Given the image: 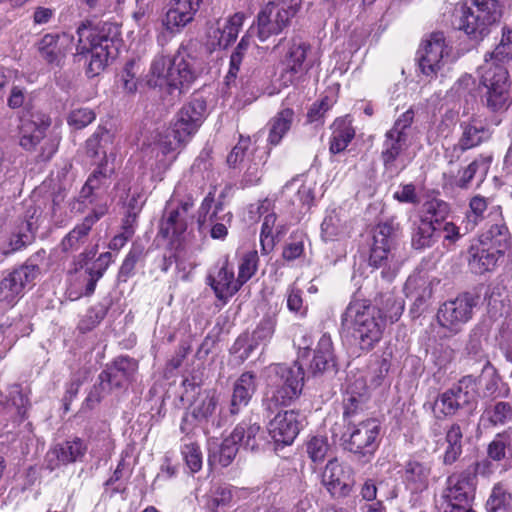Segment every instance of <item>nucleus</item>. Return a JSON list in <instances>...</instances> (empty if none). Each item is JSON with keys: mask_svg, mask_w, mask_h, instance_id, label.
Returning a JSON list of instances; mask_svg holds the SVG:
<instances>
[{"mask_svg": "<svg viewBox=\"0 0 512 512\" xmlns=\"http://www.w3.org/2000/svg\"><path fill=\"white\" fill-rule=\"evenodd\" d=\"M181 453L187 467L192 473H196L202 468V453L199 445L196 443L184 444Z\"/></svg>", "mask_w": 512, "mask_h": 512, "instance_id": "nucleus-63", "label": "nucleus"}, {"mask_svg": "<svg viewBox=\"0 0 512 512\" xmlns=\"http://www.w3.org/2000/svg\"><path fill=\"white\" fill-rule=\"evenodd\" d=\"M486 415L494 426L505 424L512 417V407L507 402H497L486 409Z\"/></svg>", "mask_w": 512, "mask_h": 512, "instance_id": "nucleus-61", "label": "nucleus"}, {"mask_svg": "<svg viewBox=\"0 0 512 512\" xmlns=\"http://www.w3.org/2000/svg\"><path fill=\"white\" fill-rule=\"evenodd\" d=\"M434 282L424 275H411L405 283L404 292L414 301L415 306L420 307L432 297Z\"/></svg>", "mask_w": 512, "mask_h": 512, "instance_id": "nucleus-37", "label": "nucleus"}, {"mask_svg": "<svg viewBox=\"0 0 512 512\" xmlns=\"http://www.w3.org/2000/svg\"><path fill=\"white\" fill-rule=\"evenodd\" d=\"M451 213V205L443 199L431 198L422 206L419 222H425L437 228L442 225Z\"/></svg>", "mask_w": 512, "mask_h": 512, "instance_id": "nucleus-38", "label": "nucleus"}, {"mask_svg": "<svg viewBox=\"0 0 512 512\" xmlns=\"http://www.w3.org/2000/svg\"><path fill=\"white\" fill-rule=\"evenodd\" d=\"M475 489L476 476L473 471L453 473L447 478L444 497L453 509L460 510V505L467 504L474 498Z\"/></svg>", "mask_w": 512, "mask_h": 512, "instance_id": "nucleus-18", "label": "nucleus"}, {"mask_svg": "<svg viewBox=\"0 0 512 512\" xmlns=\"http://www.w3.org/2000/svg\"><path fill=\"white\" fill-rule=\"evenodd\" d=\"M41 214V209L35 204H30L26 207L23 219L9 239L10 249L5 251L4 254L20 251L33 242L34 233L38 229Z\"/></svg>", "mask_w": 512, "mask_h": 512, "instance_id": "nucleus-22", "label": "nucleus"}, {"mask_svg": "<svg viewBox=\"0 0 512 512\" xmlns=\"http://www.w3.org/2000/svg\"><path fill=\"white\" fill-rule=\"evenodd\" d=\"M114 171V167H109L108 159H100L83 185L80 191V197L92 202L91 198L94 196L95 192L106 190L110 186Z\"/></svg>", "mask_w": 512, "mask_h": 512, "instance_id": "nucleus-29", "label": "nucleus"}, {"mask_svg": "<svg viewBox=\"0 0 512 512\" xmlns=\"http://www.w3.org/2000/svg\"><path fill=\"white\" fill-rule=\"evenodd\" d=\"M306 448L313 462H322L328 454L330 445L326 437L314 436L307 442Z\"/></svg>", "mask_w": 512, "mask_h": 512, "instance_id": "nucleus-60", "label": "nucleus"}, {"mask_svg": "<svg viewBox=\"0 0 512 512\" xmlns=\"http://www.w3.org/2000/svg\"><path fill=\"white\" fill-rule=\"evenodd\" d=\"M237 441L230 434L220 445L214 444L210 447L209 464L227 467L230 465L238 452Z\"/></svg>", "mask_w": 512, "mask_h": 512, "instance_id": "nucleus-45", "label": "nucleus"}, {"mask_svg": "<svg viewBox=\"0 0 512 512\" xmlns=\"http://www.w3.org/2000/svg\"><path fill=\"white\" fill-rule=\"evenodd\" d=\"M74 36L67 33H47L36 44L40 57L48 64H59L72 51Z\"/></svg>", "mask_w": 512, "mask_h": 512, "instance_id": "nucleus-19", "label": "nucleus"}, {"mask_svg": "<svg viewBox=\"0 0 512 512\" xmlns=\"http://www.w3.org/2000/svg\"><path fill=\"white\" fill-rule=\"evenodd\" d=\"M460 408L471 406L477 400V384L472 376H465L450 388Z\"/></svg>", "mask_w": 512, "mask_h": 512, "instance_id": "nucleus-47", "label": "nucleus"}, {"mask_svg": "<svg viewBox=\"0 0 512 512\" xmlns=\"http://www.w3.org/2000/svg\"><path fill=\"white\" fill-rule=\"evenodd\" d=\"M87 451V445L80 438L65 441L51 448L46 454L47 467L54 470L60 465L81 461Z\"/></svg>", "mask_w": 512, "mask_h": 512, "instance_id": "nucleus-25", "label": "nucleus"}, {"mask_svg": "<svg viewBox=\"0 0 512 512\" xmlns=\"http://www.w3.org/2000/svg\"><path fill=\"white\" fill-rule=\"evenodd\" d=\"M431 466L428 463L410 460L405 464L403 481L412 493H421L429 486Z\"/></svg>", "mask_w": 512, "mask_h": 512, "instance_id": "nucleus-31", "label": "nucleus"}, {"mask_svg": "<svg viewBox=\"0 0 512 512\" xmlns=\"http://www.w3.org/2000/svg\"><path fill=\"white\" fill-rule=\"evenodd\" d=\"M250 136L239 135L238 142L227 155L226 162L230 168H237L244 161L251 148Z\"/></svg>", "mask_w": 512, "mask_h": 512, "instance_id": "nucleus-59", "label": "nucleus"}, {"mask_svg": "<svg viewBox=\"0 0 512 512\" xmlns=\"http://www.w3.org/2000/svg\"><path fill=\"white\" fill-rule=\"evenodd\" d=\"M107 307L98 303L87 310L86 314L81 318L78 329L82 333H86L94 329L106 316Z\"/></svg>", "mask_w": 512, "mask_h": 512, "instance_id": "nucleus-58", "label": "nucleus"}, {"mask_svg": "<svg viewBox=\"0 0 512 512\" xmlns=\"http://www.w3.org/2000/svg\"><path fill=\"white\" fill-rule=\"evenodd\" d=\"M296 6L285 1H269L257 15V36L261 42L280 34L296 15Z\"/></svg>", "mask_w": 512, "mask_h": 512, "instance_id": "nucleus-9", "label": "nucleus"}, {"mask_svg": "<svg viewBox=\"0 0 512 512\" xmlns=\"http://www.w3.org/2000/svg\"><path fill=\"white\" fill-rule=\"evenodd\" d=\"M366 400L367 389L362 379H357L348 384L343 398L344 418H351L362 411Z\"/></svg>", "mask_w": 512, "mask_h": 512, "instance_id": "nucleus-36", "label": "nucleus"}, {"mask_svg": "<svg viewBox=\"0 0 512 512\" xmlns=\"http://www.w3.org/2000/svg\"><path fill=\"white\" fill-rule=\"evenodd\" d=\"M5 398L8 413L17 416L20 420L25 419L30 407L28 393L20 385L14 384L8 388Z\"/></svg>", "mask_w": 512, "mask_h": 512, "instance_id": "nucleus-44", "label": "nucleus"}, {"mask_svg": "<svg viewBox=\"0 0 512 512\" xmlns=\"http://www.w3.org/2000/svg\"><path fill=\"white\" fill-rule=\"evenodd\" d=\"M511 79L505 65L485 62L480 67L479 86L485 91L482 101L491 112L506 110L511 102Z\"/></svg>", "mask_w": 512, "mask_h": 512, "instance_id": "nucleus-7", "label": "nucleus"}, {"mask_svg": "<svg viewBox=\"0 0 512 512\" xmlns=\"http://www.w3.org/2000/svg\"><path fill=\"white\" fill-rule=\"evenodd\" d=\"M177 115L200 128L207 116V102L204 98H193L184 104Z\"/></svg>", "mask_w": 512, "mask_h": 512, "instance_id": "nucleus-49", "label": "nucleus"}, {"mask_svg": "<svg viewBox=\"0 0 512 512\" xmlns=\"http://www.w3.org/2000/svg\"><path fill=\"white\" fill-rule=\"evenodd\" d=\"M331 130L329 151L335 155L346 150L354 139L356 131L349 116L336 118L331 125Z\"/></svg>", "mask_w": 512, "mask_h": 512, "instance_id": "nucleus-32", "label": "nucleus"}, {"mask_svg": "<svg viewBox=\"0 0 512 512\" xmlns=\"http://www.w3.org/2000/svg\"><path fill=\"white\" fill-rule=\"evenodd\" d=\"M267 429L276 443L290 445L299 433L298 414L293 410L279 412L270 420Z\"/></svg>", "mask_w": 512, "mask_h": 512, "instance_id": "nucleus-26", "label": "nucleus"}, {"mask_svg": "<svg viewBox=\"0 0 512 512\" xmlns=\"http://www.w3.org/2000/svg\"><path fill=\"white\" fill-rule=\"evenodd\" d=\"M493 161L492 154H479L468 166L458 170V178H451L444 187L467 189L477 173L486 177Z\"/></svg>", "mask_w": 512, "mask_h": 512, "instance_id": "nucleus-30", "label": "nucleus"}, {"mask_svg": "<svg viewBox=\"0 0 512 512\" xmlns=\"http://www.w3.org/2000/svg\"><path fill=\"white\" fill-rule=\"evenodd\" d=\"M107 212L108 206L106 204L99 205L93 209L80 224L76 225L74 229L70 231V238H75V242H81L88 236L93 225L106 215Z\"/></svg>", "mask_w": 512, "mask_h": 512, "instance_id": "nucleus-51", "label": "nucleus"}, {"mask_svg": "<svg viewBox=\"0 0 512 512\" xmlns=\"http://www.w3.org/2000/svg\"><path fill=\"white\" fill-rule=\"evenodd\" d=\"M375 303L374 306L379 310L385 323L398 321L404 311V301L392 292L380 294Z\"/></svg>", "mask_w": 512, "mask_h": 512, "instance_id": "nucleus-43", "label": "nucleus"}, {"mask_svg": "<svg viewBox=\"0 0 512 512\" xmlns=\"http://www.w3.org/2000/svg\"><path fill=\"white\" fill-rule=\"evenodd\" d=\"M50 122L40 124L32 120H23L19 127L20 145L25 150H33L39 144L46 134Z\"/></svg>", "mask_w": 512, "mask_h": 512, "instance_id": "nucleus-41", "label": "nucleus"}, {"mask_svg": "<svg viewBox=\"0 0 512 512\" xmlns=\"http://www.w3.org/2000/svg\"><path fill=\"white\" fill-rule=\"evenodd\" d=\"M76 34L78 42L75 60L84 61L87 77L98 76L107 67L109 59L118 54L120 28L111 22L93 25L90 21H85L77 27Z\"/></svg>", "mask_w": 512, "mask_h": 512, "instance_id": "nucleus-1", "label": "nucleus"}, {"mask_svg": "<svg viewBox=\"0 0 512 512\" xmlns=\"http://www.w3.org/2000/svg\"><path fill=\"white\" fill-rule=\"evenodd\" d=\"M271 373L264 406L273 412L279 406L289 405L299 397L303 388L304 372L302 366L296 362L293 366L274 365Z\"/></svg>", "mask_w": 512, "mask_h": 512, "instance_id": "nucleus-6", "label": "nucleus"}, {"mask_svg": "<svg viewBox=\"0 0 512 512\" xmlns=\"http://www.w3.org/2000/svg\"><path fill=\"white\" fill-rule=\"evenodd\" d=\"M198 130L199 128L195 127V125L176 114L175 120L171 125L170 136L173 137V140L179 146H185Z\"/></svg>", "mask_w": 512, "mask_h": 512, "instance_id": "nucleus-54", "label": "nucleus"}, {"mask_svg": "<svg viewBox=\"0 0 512 512\" xmlns=\"http://www.w3.org/2000/svg\"><path fill=\"white\" fill-rule=\"evenodd\" d=\"M257 390L256 375L252 372H244L234 382L229 411L231 415H237L250 403Z\"/></svg>", "mask_w": 512, "mask_h": 512, "instance_id": "nucleus-27", "label": "nucleus"}, {"mask_svg": "<svg viewBox=\"0 0 512 512\" xmlns=\"http://www.w3.org/2000/svg\"><path fill=\"white\" fill-rule=\"evenodd\" d=\"M402 227L396 216H390L378 222L373 229L361 234L358 239L360 256H388L396 251L397 237Z\"/></svg>", "mask_w": 512, "mask_h": 512, "instance_id": "nucleus-8", "label": "nucleus"}, {"mask_svg": "<svg viewBox=\"0 0 512 512\" xmlns=\"http://www.w3.org/2000/svg\"><path fill=\"white\" fill-rule=\"evenodd\" d=\"M114 135L104 126H98L85 142V153L89 158L108 159L106 147L113 143Z\"/></svg>", "mask_w": 512, "mask_h": 512, "instance_id": "nucleus-42", "label": "nucleus"}, {"mask_svg": "<svg viewBox=\"0 0 512 512\" xmlns=\"http://www.w3.org/2000/svg\"><path fill=\"white\" fill-rule=\"evenodd\" d=\"M107 267L108 262L105 258H80L76 264V272L87 280L85 295H91L95 291L96 283Z\"/></svg>", "mask_w": 512, "mask_h": 512, "instance_id": "nucleus-33", "label": "nucleus"}, {"mask_svg": "<svg viewBox=\"0 0 512 512\" xmlns=\"http://www.w3.org/2000/svg\"><path fill=\"white\" fill-rule=\"evenodd\" d=\"M320 63V57L313 51L312 45L300 36H293L288 40L279 61V80L284 87L298 86Z\"/></svg>", "mask_w": 512, "mask_h": 512, "instance_id": "nucleus-3", "label": "nucleus"}, {"mask_svg": "<svg viewBox=\"0 0 512 512\" xmlns=\"http://www.w3.org/2000/svg\"><path fill=\"white\" fill-rule=\"evenodd\" d=\"M177 115L200 128L207 116V102L204 98H193L184 104Z\"/></svg>", "mask_w": 512, "mask_h": 512, "instance_id": "nucleus-48", "label": "nucleus"}, {"mask_svg": "<svg viewBox=\"0 0 512 512\" xmlns=\"http://www.w3.org/2000/svg\"><path fill=\"white\" fill-rule=\"evenodd\" d=\"M408 148V138L390 131L384 134L380 158L385 171L395 172L397 161Z\"/></svg>", "mask_w": 512, "mask_h": 512, "instance_id": "nucleus-28", "label": "nucleus"}, {"mask_svg": "<svg viewBox=\"0 0 512 512\" xmlns=\"http://www.w3.org/2000/svg\"><path fill=\"white\" fill-rule=\"evenodd\" d=\"M257 153L258 149L254 148L252 150L253 163L247 167L243 177V182L245 186H256L261 182V179L263 177L261 168L266 164L269 152L262 151L261 155H257Z\"/></svg>", "mask_w": 512, "mask_h": 512, "instance_id": "nucleus-52", "label": "nucleus"}, {"mask_svg": "<svg viewBox=\"0 0 512 512\" xmlns=\"http://www.w3.org/2000/svg\"><path fill=\"white\" fill-rule=\"evenodd\" d=\"M510 444L511 437L508 431L498 433L487 447L488 458L497 462L505 459Z\"/></svg>", "mask_w": 512, "mask_h": 512, "instance_id": "nucleus-57", "label": "nucleus"}, {"mask_svg": "<svg viewBox=\"0 0 512 512\" xmlns=\"http://www.w3.org/2000/svg\"><path fill=\"white\" fill-rule=\"evenodd\" d=\"M335 366V356L333 352V343L330 335L324 333L316 346L314 357L310 363L311 372L321 373L330 367Z\"/></svg>", "mask_w": 512, "mask_h": 512, "instance_id": "nucleus-40", "label": "nucleus"}, {"mask_svg": "<svg viewBox=\"0 0 512 512\" xmlns=\"http://www.w3.org/2000/svg\"><path fill=\"white\" fill-rule=\"evenodd\" d=\"M138 369L136 360L130 357H118L113 364L99 375L100 386L103 391L120 388L130 381Z\"/></svg>", "mask_w": 512, "mask_h": 512, "instance_id": "nucleus-23", "label": "nucleus"}, {"mask_svg": "<svg viewBox=\"0 0 512 512\" xmlns=\"http://www.w3.org/2000/svg\"><path fill=\"white\" fill-rule=\"evenodd\" d=\"M512 60V27L503 26L501 38L494 50L485 54V62H494L501 65Z\"/></svg>", "mask_w": 512, "mask_h": 512, "instance_id": "nucleus-46", "label": "nucleus"}, {"mask_svg": "<svg viewBox=\"0 0 512 512\" xmlns=\"http://www.w3.org/2000/svg\"><path fill=\"white\" fill-rule=\"evenodd\" d=\"M205 68V62L196 50L181 45L173 57L158 54L153 58L147 82L153 87L165 86L181 90L188 88Z\"/></svg>", "mask_w": 512, "mask_h": 512, "instance_id": "nucleus-2", "label": "nucleus"}, {"mask_svg": "<svg viewBox=\"0 0 512 512\" xmlns=\"http://www.w3.org/2000/svg\"><path fill=\"white\" fill-rule=\"evenodd\" d=\"M193 21L194 18L187 15L184 11H180L173 5L168 4V9L162 18V26L170 34H178Z\"/></svg>", "mask_w": 512, "mask_h": 512, "instance_id": "nucleus-50", "label": "nucleus"}, {"mask_svg": "<svg viewBox=\"0 0 512 512\" xmlns=\"http://www.w3.org/2000/svg\"><path fill=\"white\" fill-rule=\"evenodd\" d=\"M39 274L34 264H24L7 273L0 280V305L12 308L23 297L27 285L31 284Z\"/></svg>", "mask_w": 512, "mask_h": 512, "instance_id": "nucleus-11", "label": "nucleus"}, {"mask_svg": "<svg viewBox=\"0 0 512 512\" xmlns=\"http://www.w3.org/2000/svg\"><path fill=\"white\" fill-rule=\"evenodd\" d=\"M488 198L477 194L470 198L468 209L465 213V221L466 227L473 229L479 223H481L486 216H499L502 217V208L501 206H492L489 213L488 211Z\"/></svg>", "mask_w": 512, "mask_h": 512, "instance_id": "nucleus-34", "label": "nucleus"}, {"mask_svg": "<svg viewBox=\"0 0 512 512\" xmlns=\"http://www.w3.org/2000/svg\"><path fill=\"white\" fill-rule=\"evenodd\" d=\"M502 15L503 5L499 0H471L470 5L463 4L456 10L455 24L471 40L481 41Z\"/></svg>", "mask_w": 512, "mask_h": 512, "instance_id": "nucleus-4", "label": "nucleus"}, {"mask_svg": "<svg viewBox=\"0 0 512 512\" xmlns=\"http://www.w3.org/2000/svg\"><path fill=\"white\" fill-rule=\"evenodd\" d=\"M275 327V316L264 317L250 336L242 335L237 338L232 346L233 353L237 354L241 361L246 360L255 349L261 345L266 346L270 342Z\"/></svg>", "mask_w": 512, "mask_h": 512, "instance_id": "nucleus-17", "label": "nucleus"}, {"mask_svg": "<svg viewBox=\"0 0 512 512\" xmlns=\"http://www.w3.org/2000/svg\"><path fill=\"white\" fill-rule=\"evenodd\" d=\"M274 208V202L269 198L258 201L257 213L260 217H263L259 236L263 256L271 254L277 242H279L288 231L285 224H277L278 217Z\"/></svg>", "mask_w": 512, "mask_h": 512, "instance_id": "nucleus-14", "label": "nucleus"}, {"mask_svg": "<svg viewBox=\"0 0 512 512\" xmlns=\"http://www.w3.org/2000/svg\"><path fill=\"white\" fill-rule=\"evenodd\" d=\"M346 321L359 348L372 350L382 339L386 324L379 310L372 304L355 302L346 310Z\"/></svg>", "mask_w": 512, "mask_h": 512, "instance_id": "nucleus-5", "label": "nucleus"}, {"mask_svg": "<svg viewBox=\"0 0 512 512\" xmlns=\"http://www.w3.org/2000/svg\"><path fill=\"white\" fill-rule=\"evenodd\" d=\"M295 112L292 108L281 109L273 116L269 122V133L267 143L270 146H277L290 131L294 122Z\"/></svg>", "mask_w": 512, "mask_h": 512, "instance_id": "nucleus-35", "label": "nucleus"}, {"mask_svg": "<svg viewBox=\"0 0 512 512\" xmlns=\"http://www.w3.org/2000/svg\"><path fill=\"white\" fill-rule=\"evenodd\" d=\"M461 135L454 151L464 153L468 150L479 147L488 142L492 137V132L485 121L478 117H471L467 121L460 123Z\"/></svg>", "mask_w": 512, "mask_h": 512, "instance_id": "nucleus-24", "label": "nucleus"}, {"mask_svg": "<svg viewBox=\"0 0 512 512\" xmlns=\"http://www.w3.org/2000/svg\"><path fill=\"white\" fill-rule=\"evenodd\" d=\"M207 280L217 299L224 303L240 289L234 276V265L227 259L219 262L210 270Z\"/></svg>", "mask_w": 512, "mask_h": 512, "instance_id": "nucleus-20", "label": "nucleus"}, {"mask_svg": "<svg viewBox=\"0 0 512 512\" xmlns=\"http://www.w3.org/2000/svg\"><path fill=\"white\" fill-rule=\"evenodd\" d=\"M448 47L443 32H433L418 50V62L421 72L428 76H436L442 67V60L448 55Z\"/></svg>", "mask_w": 512, "mask_h": 512, "instance_id": "nucleus-16", "label": "nucleus"}, {"mask_svg": "<svg viewBox=\"0 0 512 512\" xmlns=\"http://www.w3.org/2000/svg\"><path fill=\"white\" fill-rule=\"evenodd\" d=\"M231 434L237 441L238 446L240 445L251 451L258 449L263 440L260 425L246 420L241 421Z\"/></svg>", "mask_w": 512, "mask_h": 512, "instance_id": "nucleus-39", "label": "nucleus"}, {"mask_svg": "<svg viewBox=\"0 0 512 512\" xmlns=\"http://www.w3.org/2000/svg\"><path fill=\"white\" fill-rule=\"evenodd\" d=\"M469 254L470 256H512V241L507 226L492 225L472 241Z\"/></svg>", "mask_w": 512, "mask_h": 512, "instance_id": "nucleus-13", "label": "nucleus"}, {"mask_svg": "<svg viewBox=\"0 0 512 512\" xmlns=\"http://www.w3.org/2000/svg\"><path fill=\"white\" fill-rule=\"evenodd\" d=\"M244 18L245 17L243 13H235L234 15L229 17L221 31V35L219 38V44L221 46L227 48L236 41L238 34L242 28Z\"/></svg>", "mask_w": 512, "mask_h": 512, "instance_id": "nucleus-56", "label": "nucleus"}, {"mask_svg": "<svg viewBox=\"0 0 512 512\" xmlns=\"http://www.w3.org/2000/svg\"><path fill=\"white\" fill-rule=\"evenodd\" d=\"M96 119L95 112L90 108H78L72 110L67 118V122L75 129H83Z\"/></svg>", "mask_w": 512, "mask_h": 512, "instance_id": "nucleus-64", "label": "nucleus"}, {"mask_svg": "<svg viewBox=\"0 0 512 512\" xmlns=\"http://www.w3.org/2000/svg\"><path fill=\"white\" fill-rule=\"evenodd\" d=\"M194 206V199L188 196L180 202L175 209H170L165 216L162 217L159 225L157 238L166 242L169 250H179L182 245V237L187 229L186 218L183 214H187Z\"/></svg>", "mask_w": 512, "mask_h": 512, "instance_id": "nucleus-12", "label": "nucleus"}, {"mask_svg": "<svg viewBox=\"0 0 512 512\" xmlns=\"http://www.w3.org/2000/svg\"><path fill=\"white\" fill-rule=\"evenodd\" d=\"M321 482L331 495L346 496L353 485L351 470L337 458L330 459L322 472Z\"/></svg>", "mask_w": 512, "mask_h": 512, "instance_id": "nucleus-21", "label": "nucleus"}, {"mask_svg": "<svg viewBox=\"0 0 512 512\" xmlns=\"http://www.w3.org/2000/svg\"><path fill=\"white\" fill-rule=\"evenodd\" d=\"M379 432L380 424L376 419H367L357 425L349 423L348 431L343 435L345 448L363 455L372 453L376 449Z\"/></svg>", "mask_w": 512, "mask_h": 512, "instance_id": "nucleus-15", "label": "nucleus"}, {"mask_svg": "<svg viewBox=\"0 0 512 512\" xmlns=\"http://www.w3.org/2000/svg\"><path fill=\"white\" fill-rule=\"evenodd\" d=\"M437 231V228H434L425 222H420L412 234V247L416 250L431 247L436 242Z\"/></svg>", "mask_w": 512, "mask_h": 512, "instance_id": "nucleus-55", "label": "nucleus"}, {"mask_svg": "<svg viewBox=\"0 0 512 512\" xmlns=\"http://www.w3.org/2000/svg\"><path fill=\"white\" fill-rule=\"evenodd\" d=\"M478 303V296L465 292L454 300L443 303L437 312V321L449 335L459 333L472 318L473 308Z\"/></svg>", "mask_w": 512, "mask_h": 512, "instance_id": "nucleus-10", "label": "nucleus"}, {"mask_svg": "<svg viewBox=\"0 0 512 512\" xmlns=\"http://www.w3.org/2000/svg\"><path fill=\"white\" fill-rule=\"evenodd\" d=\"M138 65L135 59L129 60L122 71V88L128 94H134L138 87Z\"/></svg>", "mask_w": 512, "mask_h": 512, "instance_id": "nucleus-62", "label": "nucleus"}, {"mask_svg": "<svg viewBox=\"0 0 512 512\" xmlns=\"http://www.w3.org/2000/svg\"><path fill=\"white\" fill-rule=\"evenodd\" d=\"M307 253L312 254L311 242L307 234L300 230L292 232L282 256H305Z\"/></svg>", "mask_w": 512, "mask_h": 512, "instance_id": "nucleus-53", "label": "nucleus"}]
</instances>
